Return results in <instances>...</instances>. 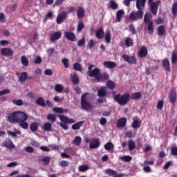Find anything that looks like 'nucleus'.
Wrapping results in <instances>:
<instances>
[{
  "label": "nucleus",
  "instance_id": "nucleus-13",
  "mask_svg": "<svg viewBox=\"0 0 177 177\" xmlns=\"http://www.w3.org/2000/svg\"><path fill=\"white\" fill-rule=\"evenodd\" d=\"M62 33L61 31H57L52 33L50 36V40L51 42H53L55 41H58V39H60L62 38Z\"/></svg>",
  "mask_w": 177,
  "mask_h": 177
},
{
  "label": "nucleus",
  "instance_id": "nucleus-2",
  "mask_svg": "<svg viewBox=\"0 0 177 177\" xmlns=\"http://www.w3.org/2000/svg\"><path fill=\"white\" fill-rule=\"evenodd\" d=\"M88 93H85L81 97V106L82 110H86V111H91L92 110V104L86 98Z\"/></svg>",
  "mask_w": 177,
  "mask_h": 177
},
{
  "label": "nucleus",
  "instance_id": "nucleus-51",
  "mask_svg": "<svg viewBox=\"0 0 177 177\" xmlns=\"http://www.w3.org/2000/svg\"><path fill=\"white\" fill-rule=\"evenodd\" d=\"M129 31L131 32V34L135 35L136 34V28H135V26H133V24H130L129 26Z\"/></svg>",
  "mask_w": 177,
  "mask_h": 177
},
{
  "label": "nucleus",
  "instance_id": "nucleus-30",
  "mask_svg": "<svg viewBox=\"0 0 177 177\" xmlns=\"http://www.w3.org/2000/svg\"><path fill=\"white\" fill-rule=\"evenodd\" d=\"M36 104L40 106L41 107H45L46 106V102H45V99L42 97H39L36 101Z\"/></svg>",
  "mask_w": 177,
  "mask_h": 177
},
{
  "label": "nucleus",
  "instance_id": "nucleus-63",
  "mask_svg": "<svg viewBox=\"0 0 177 177\" xmlns=\"http://www.w3.org/2000/svg\"><path fill=\"white\" fill-rule=\"evenodd\" d=\"M59 167H62V168H64L66 167H68L69 163L68 162L66 161V160H62L59 164Z\"/></svg>",
  "mask_w": 177,
  "mask_h": 177
},
{
  "label": "nucleus",
  "instance_id": "nucleus-57",
  "mask_svg": "<svg viewBox=\"0 0 177 177\" xmlns=\"http://www.w3.org/2000/svg\"><path fill=\"white\" fill-rule=\"evenodd\" d=\"M177 62V54L175 52L171 53V63L172 64H175Z\"/></svg>",
  "mask_w": 177,
  "mask_h": 177
},
{
  "label": "nucleus",
  "instance_id": "nucleus-6",
  "mask_svg": "<svg viewBox=\"0 0 177 177\" xmlns=\"http://www.w3.org/2000/svg\"><path fill=\"white\" fill-rule=\"evenodd\" d=\"M7 121H9L11 124H17V111L8 114Z\"/></svg>",
  "mask_w": 177,
  "mask_h": 177
},
{
  "label": "nucleus",
  "instance_id": "nucleus-20",
  "mask_svg": "<svg viewBox=\"0 0 177 177\" xmlns=\"http://www.w3.org/2000/svg\"><path fill=\"white\" fill-rule=\"evenodd\" d=\"M97 96L99 97H104L107 96V88L106 86H102L97 91Z\"/></svg>",
  "mask_w": 177,
  "mask_h": 177
},
{
  "label": "nucleus",
  "instance_id": "nucleus-37",
  "mask_svg": "<svg viewBox=\"0 0 177 177\" xmlns=\"http://www.w3.org/2000/svg\"><path fill=\"white\" fill-rule=\"evenodd\" d=\"M85 28V24H84V22L82 21H80L77 24V32H81Z\"/></svg>",
  "mask_w": 177,
  "mask_h": 177
},
{
  "label": "nucleus",
  "instance_id": "nucleus-39",
  "mask_svg": "<svg viewBox=\"0 0 177 177\" xmlns=\"http://www.w3.org/2000/svg\"><path fill=\"white\" fill-rule=\"evenodd\" d=\"M154 161H156V159H154V158L147 159L144 161L143 165H154Z\"/></svg>",
  "mask_w": 177,
  "mask_h": 177
},
{
  "label": "nucleus",
  "instance_id": "nucleus-27",
  "mask_svg": "<svg viewBox=\"0 0 177 177\" xmlns=\"http://www.w3.org/2000/svg\"><path fill=\"white\" fill-rule=\"evenodd\" d=\"M104 66L106 68H115V67L117 66V64L111 61H105L104 62Z\"/></svg>",
  "mask_w": 177,
  "mask_h": 177
},
{
  "label": "nucleus",
  "instance_id": "nucleus-16",
  "mask_svg": "<svg viewBox=\"0 0 177 177\" xmlns=\"http://www.w3.org/2000/svg\"><path fill=\"white\" fill-rule=\"evenodd\" d=\"M58 117L60 121H62L64 124H74V122H75V120H74L73 119H70L68 118V117L64 115H59Z\"/></svg>",
  "mask_w": 177,
  "mask_h": 177
},
{
  "label": "nucleus",
  "instance_id": "nucleus-52",
  "mask_svg": "<svg viewBox=\"0 0 177 177\" xmlns=\"http://www.w3.org/2000/svg\"><path fill=\"white\" fill-rule=\"evenodd\" d=\"M41 161L44 162V165H49V162H50V157L49 156H44Z\"/></svg>",
  "mask_w": 177,
  "mask_h": 177
},
{
  "label": "nucleus",
  "instance_id": "nucleus-43",
  "mask_svg": "<svg viewBox=\"0 0 177 177\" xmlns=\"http://www.w3.org/2000/svg\"><path fill=\"white\" fill-rule=\"evenodd\" d=\"M158 35H162L165 32V26H160L157 28Z\"/></svg>",
  "mask_w": 177,
  "mask_h": 177
},
{
  "label": "nucleus",
  "instance_id": "nucleus-12",
  "mask_svg": "<svg viewBox=\"0 0 177 177\" xmlns=\"http://www.w3.org/2000/svg\"><path fill=\"white\" fill-rule=\"evenodd\" d=\"M104 173L106 175H109L110 176H113V177H123L124 176V174H117V171L112 169H106L104 171Z\"/></svg>",
  "mask_w": 177,
  "mask_h": 177
},
{
  "label": "nucleus",
  "instance_id": "nucleus-61",
  "mask_svg": "<svg viewBox=\"0 0 177 177\" xmlns=\"http://www.w3.org/2000/svg\"><path fill=\"white\" fill-rule=\"evenodd\" d=\"M156 107L158 110H162V107H164V101L159 100L158 102Z\"/></svg>",
  "mask_w": 177,
  "mask_h": 177
},
{
  "label": "nucleus",
  "instance_id": "nucleus-21",
  "mask_svg": "<svg viewBox=\"0 0 177 177\" xmlns=\"http://www.w3.org/2000/svg\"><path fill=\"white\" fill-rule=\"evenodd\" d=\"M169 99L171 104H175V103H176V91H175V90H171L170 91Z\"/></svg>",
  "mask_w": 177,
  "mask_h": 177
},
{
  "label": "nucleus",
  "instance_id": "nucleus-59",
  "mask_svg": "<svg viewBox=\"0 0 177 177\" xmlns=\"http://www.w3.org/2000/svg\"><path fill=\"white\" fill-rule=\"evenodd\" d=\"M19 124H20L19 126L23 129H27V128H28V122H27L26 121L20 122Z\"/></svg>",
  "mask_w": 177,
  "mask_h": 177
},
{
  "label": "nucleus",
  "instance_id": "nucleus-17",
  "mask_svg": "<svg viewBox=\"0 0 177 177\" xmlns=\"http://www.w3.org/2000/svg\"><path fill=\"white\" fill-rule=\"evenodd\" d=\"M162 66L167 73H171V64H169V59H168V58H165L162 61Z\"/></svg>",
  "mask_w": 177,
  "mask_h": 177
},
{
  "label": "nucleus",
  "instance_id": "nucleus-35",
  "mask_svg": "<svg viewBox=\"0 0 177 177\" xmlns=\"http://www.w3.org/2000/svg\"><path fill=\"white\" fill-rule=\"evenodd\" d=\"M150 13L147 12L145 13L144 16V22L146 23V24H149L150 23H153V21L150 19Z\"/></svg>",
  "mask_w": 177,
  "mask_h": 177
},
{
  "label": "nucleus",
  "instance_id": "nucleus-11",
  "mask_svg": "<svg viewBox=\"0 0 177 177\" xmlns=\"http://www.w3.org/2000/svg\"><path fill=\"white\" fill-rule=\"evenodd\" d=\"M100 146V141L97 138H93L90 141L89 149L91 150L93 149H97Z\"/></svg>",
  "mask_w": 177,
  "mask_h": 177
},
{
  "label": "nucleus",
  "instance_id": "nucleus-28",
  "mask_svg": "<svg viewBox=\"0 0 177 177\" xmlns=\"http://www.w3.org/2000/svg\"><path fill=\"white\" fill-rule=\"evenodd\" d=\"M95 37L97 38V39H102L104 37V30H103V28H101L97 30Z\"/></svg>",
  "mask_w": 177,
  "mask_h": 177
},
{
  "label": "nucleus",
  "instance_id": "nucleus-4",
  "mask_svg": "<svg viewBox=\"0 0 177 177\" xmlns=\"http://www.w3.org/2000/svg\"><path fill=\"white\" fill-rule=\"evenodd\" d=\"M28 120V115L23 111H17V124H20V122H24V121H27Z\"/></svg>",
  "mask_w": 177,
  "mask_h": 177
},
{
  "label": "nucleus",
  "instance_id": "nucleus-44",
  "mask_svg": "<svg viewBox=\"0 0 177 177\" xmlns=\"http://www.w3.org/2000/svg\"><path fill=\"white\" fill-rule=\"evenodd\" d=\"M104 149L107 151L113 150V149H114V145L112 142H108L106 144L104 145Z\"/></svg>",
  "mask_w": 177,
  "mask_h": 177
},
{
  "label": "nucleus",
  "instance_id": "nucleus-29",
  "mask_svg": "<svg viewBox=\"0 0 177 177\" xmlns=\"http://www.w3.org/2000/svg\"><path fill=\"white\" fill-rule=\"evenodd\" d=\"M125 14V12H124V10H119L116 12V20L118 23L121 22V19H122V16Z\"/></svg>",
  "mask_w": 177,
  "mask_h": 177
},
{
  "label": "nucleus",
  "instance_id": "nucleus-49",
  "mask_svg": "<svg viewBox=\"0 0 177 177\" xmlns=\"http://www.w3.org/2000/svg\"><path fill=\"white\" fill-rule=\"evenodd\" d=\"M73 69H75V71H82V66H81L80 63L75 62L73 64Z\"/></svg>",
  "mask_w": 177,
  "mask_h": 177
},
{
  "label": "nucleus",
  "instance_id": "nucleus-8",
  "mask_svg": "<svg viewBox=\"0 0 177 177\" xmlns=\"http://www.w3.org/2000/svg\"><path fill=\"white\" fill-rule=\"evenodd\" d=\"M66 19H67V12L64 11L57 15L56 19L57 24H62Z\"/></svg>",
  "mask_w": 177,
  "mask_h": 177
},
{
  "label": "nucleus",
  "instance_id": "nucleus-25",
  "mask_svg": "<svg viewBox=\"0 0 177 177\" xmlns=\"http://www.w3.org/2000/svg\"><path fill=\"white\" fill-rule=\"evenodd\" d=\"M71 80L74 85H78L80 84V77H78L77 73H74L71 75Z\"/></svg>",
  "mask_w": 177,
  "mask_h": 177
},
{
  "label": "nucleus",
  "instance_id": "nucleus-55",
  "mask_svg": "<svg viewBox=\"0 0 177 177\" xmlns=\"http://www.w3.org/2000/svg\"><path fill=\"white\" fill-rule=\"evenodd\" d=\"M12 103L16 104V106H23L24 104L23 100H13Z\"/></svg>",
  "mask_w": 177,
  "mask_h": 177
},
{
  "label": "nucleus",
  "instance_id": "nucleus-15",
  "mask_svg": "<svg viewBox=\"0 0 177 177\" xmlns=\"http://www.w3.org/2000/svg\"><path fill=\"white\" fill-rule=\"evenodd\" d=\"M147 0H136V8L138 10H143L146 8V2Z\"/></svg>",
  "mask_w": 177,
  "mask_h": 177
},
{
  "label": "nucleus",
  "instance_id": "nucleus-48",
  "mask_svg": "<svg viewBox=\"0 0 177 177\" xmlns=\"http://www.w3.org/2000/svg\"><path fill=\"white\" fill-rule=\"evenodd\" d=\"M78 169L80 172H85L89 169V166L86 165H82L78 167Z\"/></svg>",
  "mask_w": 177,
  "mask_h": 177
},
{
  "label": "nucleus",
  "instance_id": "nucleus-10",
  "mask_svg": "<svg viewBox=\"0 0 177 177\" xmlns=\"http://www.w3.org/2000/svg\"><path fill=\"white\" fill-rule=\"evenodd\" d=\"M158 6H160V1H158L156 2H152L151 3L150 10L152 15H153V16H156L157 15V12L158 10Z\"/></svg>",
  "mask_w": 177,
  "mask_h": 177
},
{
  "label": "nucleus",
  "instance_id": "nucleus-56",
  "mask_svg": "<svg viewBox=\"0 0 177 177\" xmlns=\"http://www.w3.org/2000/svg\"><path fill=\"white\" fill-rule=\"evenodd\" d=\"M62 63L64 64L65 68H68L70 64V61L68 59L66 58L62 59Z\"/></svg>",
  "mask_w": 177,
  "mask_h": 177
},
{
  "label": "nucleus",
  "instance_id": "nucleus-42",
  "mask_svg": "<svg viewBox=\"0 0 177 177\" xmlns=\"http://www.w3.org/2000/svg\"><path fill=\"white\" fill-rule=\"evenodd\" d=\"M21 64L25 67H28V59H27V57L21 56Z\"/></svg>",
  "mask_w": 177,
  "mask_h": 177
},
{
  "label": "nucleus",
  "instance_id": "nucleus-3",
  "mask_svg": "<svg viewBox=\"0 0 177 177\" xmlns=\"http://www.w3.org/2000/svg\"><path fill=\"white\" fill-rule=\"evenodd\" d=\"M145 15V12L142 10H138L137 11H132L130 12L129 15V20L131 21H136L138 20H142L143 19V16Z\"/></svg>",
  "mask_w": 177,
  "mask_h": 177
},
{
  "label": "nucleus",
  "instance_id": "nucleus-34",
  "mask_svg": "<svg viewBox=\"0 0 177 177\" xmlns=\"http://www.w3.org/2000/svg\"><path fill=\"white\" fill-rule=\"evenodd\" d=\"M82 142V138L80 136H76L73 140V143L75 146H80Z\"/></svg>",
  "mask_w": 177,
  "mask_h": 177
},
{
  "label": "nucleus",
  "instance_id": "nucleus-58",
  "mask_svg": "<svg viewBox=\"0 0 177 177\" xmlns=\"http://www.w3.org/2000/svg\"><path fill=\"white\" fill-rule=\"evenodd\" d=\"M171 156H177V147L176 146H172L171 147Z\"/></svg>",
  "mask_w": 177,
  "mask_h": 177
},
{
  "label": "nucleus",
  "instance_id": "nucleus-14",
  "mask_svg": "<svg viewBox=\"0 0 177 177\" xmlns=\"http://www.w3.org/2000/svg\"><path fill=\"white\" fill-rule=\"evenodd\" d=\"M149 53L147 50V47L142 46L138 52V57L143 59V57H146Z\"/></svg>",
  "mask_w": 177,
  "mask_h": 177
},
{
  "label": "nucleus",
  "instance_id": "nucleus-23",
  "mask_svg": "<svg viewBox=\"0 0 177 177\" xmlns=\"http://www.w3.org/2000/svg\"><path fill=\"white\" fill-rule=\"evenodd\" d=\"M127 125V119L126 118H121L118 120L116 124L117 128H124Z\"/></svg>",
  "mask_w": 177,
  "mask_h": 177
},
{
  "label": "nucleus",
  "instance_id": "nucleus-50",
  "mask_svg": "<svg viewBox=\"0 0 177 177\" xmlns=\"http://www.w3.org/2000/svg\"><path fill=\"white\" fill-rule=\"evenodd\" d=\"M47 120L51 122H56V116L53 113H49L47 116Z\"/></svg>",
  "mask_w": 177,
  "mask_h": 177
},
{
  "label": "nucleus",
  "instance_id": "nucleus-7",
  "mask_svg": "<svg viewBox=\"0 0 177 177\" xmlns=\"http://www.w3.org/2000/svg\"><path fill=\"white\" fill-rule=\"evenodd\" d=\"M88 77H94L96 82H97V77L100 75V70L99 69V68H95L92 71H88Z\"/></svg>",
  "mask_w": 177,
  "mask_h": 177
},
{
  "label": "nucleus",
  "instance_id": "nucleus-33",
  "mask_svg": "<svg viewBox=\"0 0 177 177\" xmlns=\"http://www.w3.org/2000/svg\"><path fill=\"white\" fill-rule=\"evenodd\" d=\"M106 85V88H108V89H110L111 91L115 89V83H114V82L111 80L107 81Z\"/></svg>",
  "mask_w": 177,
  "mask_h": 177
},
{
  "label": "nucleus",
  "instance_id": "nucleus-36",
  "mask_svg": "<svg viewBox=\"0 0 177 177\" xmlns=\"http://www.w3.org/2000/svg\"><path fill=\"white\" fill-rule=\"evenodd\" d=\"M43 130L46 131V132H50L52 131V124L50 122L45 123L43 125Z\"/></svg>",
  "mask_w": 177,
  "mask_h": 177
},
{
  "label": "nucleus",
  "instance_id": "nucleus-19",
  "mask_svg": "<svg viewBox=\"0 0 177 177\" xmlns=\"http://www.w3.org/2000/svg\"><path fill=\"white\" fill-rule=\"evenodd\" d=\"M76 15L77 19H84V17L85 16V8L82 6H78L76 10Z\"/></svg>",
  "mask_w": 177,
  "mask_h": 177
},
{
  "label": "nucleus",
  "instance_id": "nucleus-60",
  "mask_svg": "<svg viewBox=\"0 0 177 177\" xmlns=\"http://www.w3.org/2000/svg\"><path fill=\"white\" fill-rule=\"evenodd\" d=\"M53 111L57 113L58 114H63L64 110L63 108L54 107Z\"/></svg>",
  "mask_w": 177,
  "mask_h": 177
},
{
  "label": "nucleus",
  "instance_id": "nucleus-41",
  "mask_svg": "<svg viewBox=\"0 0 177 177\" xmlns=\"http://www.w3.org/2000/svg\"><path fill=\"white\" fill-rule=\"evenodd\" d=\"M124 42L127 48L133 46V41H132V39L131 37H127L126 39L124 40Z\"/></svg>",
  "mask_w": 177,
  "mask_h": 177
},
{
  "label": "nucleus",
  "instance_id": "nucleus-31",
  "mask_svg": "<svg viewBox=\"0 0 177 177\" xmlns=\"http://www.w3.org/2000/svg\"><path fill=\"white\" fill-rule=\"evenodd\" d=\"M84 124H85V121H80L76 124H74L73 125H72L71 128L72 129H73V131H77L80 129V128H81V127H82Z\"/></svg>",
  "mask_w": 177,
  "mask_h": 177
},
{
  "label": "nucleus",
  "instance_id": "nucleus-54",
  "mask_svg": "<svg viewBox=\"0 0 177 177\" xmlns=\"http://www.w3.org/2000/svg\"><path fill=\"white\" fill-rule=\"evenodd\" d=\"M5 147L8 149H15V145L12 141H8L5 142Z\"/></svg>",
  "mask_w": 177,
  "mask_h": 177
},
{
  "label": "nucleus",
  "instance_id": "nucleus-1",
  "mask_svg": "<svg viewBox=\"0 0 177 177\" xmlns=\"http://www.w3.org/2000/svg\"><path fill=\"white\" fill-rule=\"evenodd\" d=\"M115 93H117V91H112L114 101L120 104V106H125L129 103V99L131 97L129 93H125L123 95L120 93L115 95Z\"/></svg>",
  "mask_w": 177,
  "mask_h": 177
},
{
  "label": "nucleus",
  "instance_id": "nucleus-32",
  "mask_svg": "<svg viewBox=\"0 0 177 177\" xmlns=\"http://www.w3.org/2000/svg\"><path fill=\"white\" fill-rule=\"evenodd\" d=\"M104 40L106 44H110L111 42V33L110 30H106L105 32Z\"/></svg>",
  "mask_w": 177,
  "mask_h": 177
},
{
  "label": "nucleus",
  "instance_id": "nucleus-22",
  "mask_svg": "<svg viewBox=\"0 0 177 177\" xmlns=\"http://www.w3.org/2000/svg\"><path fill=\"white\" fill-rule=\"evenodd\" d=\"M109 74L104 73L102 74L100 73V76L97 78V82H104L109 80Z\"/></svg>",
  "mask_w": 177,
  "mask_h": 177
},
{
  "label": "nucleus",
  "instance_id": "nucleus-46",
  "mask_svg": "<svg viewBox=\"0 0 177 177\" xmlns=\"http://www.w3.org/2000/svg\"><path fill=\"white\" fill-rule=\"evenodd\" d=\"M110 8L113 9V10H117L118 9V5L114 0H111L110 2Z\"/></svg>",
  "mask_w": 177,
  "mask_h": 177
},
{
  "label": "nucleus",
  "instance_id": "nucleus-5",
  "mask_svg": "<svg viewBox=\"0 0 177 177\" xmlns=\"http://www.w3.org/2000/svg\"><path fill=\"white\" fill-rule=\"evenodd\" d=\"M122 59L123 60H124V62L129 63V64H138V61L135 55L129 56L124 54L122 55Z\"/></svg>",
  "mask_w": 177,
  "mask_h": 177
},
{
  "label": "nucleus",
  "instance_id": "nucleus-45",
  "mask_svg": "<svg viewBox=\"0 0 177 177\" xmlns=\"http://www.w3.org/2000/svg\"><path fill=\"white\" fill-rule=\"evenodd\" d=\"M128 146H129V150L130 151H132V150H133V149H135L136 145H135V142L133 141V140H129Z\"/></svg>",
  "mask_w": 177,
  "mask_h": 177
},
{
  "label": "nucleus",
  "instance_id": "nucleus-53",
  "mask_svg": "<svg viewBox=\"0 0 177 177\" xmlns=\"http://www.w3.org/2000/svg\"><path fill=\"white\" fill-rule=\"evenodd\" d=\"M63 86H62V84H56L55 86V91H56V92H58V93H62V92H63Z\"/></svg>",
  "mask_w": 177,
  "mask_h": 177
},
{
  "label": "nucleus",
  "instance_id": "nucleus-9",
  "mask_svg": "<svg viewBox=\"0 0 177 177\" xmlns=\"http://www.w3.org/2000/svg\"><path fill=\"white\" fill-rule=\"evenodd\" d=\"M64 38L68 39V41H71L72 42H74L75 41H77V37H75V34L73 32L66 31L64 34Z\"/></svg>",
  "mask_w": 177,
  "mask_h": 177
},
{
  "label": "nucleus",
  "instance_id": "nucleus-24",
  "mask_svg": "<svg viewBox=\"0 0 177 177\" xmlns=\"http://www.w3.org/2000/svg\"><path fill=\"white\" fill-rule=\"evenodd\" d=\"M132 128L133 129H138V128H140V123L139 122V118L134 117L133 118V123L131 124Z\"/></svg>",
  "mask_w": 177,
  "mask_h": 177
},
{
  "label": "nucleus",
  "instance_id": "nucleus-62",
  "mask_svg": "<svg viewBox=\"0 0 177 177\" xmlns=\"http://www.w3.org/2000/svg\"><path fill=\"white\" fill-rule=\"evenodd\" d=\"M95 44H96V42L93 39H90L88 43V49H90V50L92 49V48H93V46H95Z\"/></svg>",
  "mask_w": 177,
  "mask_h": 177
},
{
  "label": "nucleus",
  "instance_id": "nucleus-26",
  "mask_svg": "<svg viewBox=\"0 0 177 177\" xmlns=\"http://www.w3.org/2000/svg\"><path fill=\"white\" fill-rule=\"evenodd\" d=\"M28 77V73L27 72H23L21 73L19 77V82L23 84V82H26L27 81V78Z\"/></svg>",
  "mask_w": 177,
  "mask_h": 177
},
{
  "label": "nucleus",
  "instance_id": "nucleus-47",
  "mask_svg": "<svg viewBox=\"0 0 177 177\" xmlns=\"http://www.w3.org/2000/svg\"><path fill=\"white\" fill-rule=\"evenodd\" d=\"M148 24V26H147L148 32L151 35L153 32H154V26H153V22H150L149 24Z\"/></svg>",
  "mask_w": 177,
  "mask_h": 177
},
{
  "label": "nucleus",
  "instance_id": "nucleus-64",
  "mask_svg": "<svg viewBox=\"0 0 177 177\" xmlns=\"http://www.w3.org/2000/svg\"><path fill=\"white\" fill-rule=\"evenodd\" d=\"M85 45V37H83L77 41V46H83Z\"/></svg>",
  "mask_w": 177,
  "mask_h": 177
},
{
  "label": "nucleus",
  "instance_id": "nucleus-38",
  "mask_svg": "<svg viewBox=\"0 0 177 177\" xmlns=\"http://www.w3.org/2000/svg\"><path fill=\"white\" fill-rule=\"evenodd\" d=\"M142 97V93L140 92H136L131 95V99L133 100H139Z\"/></svg>",
  "mask_w": 177,
  "mask_h": 177
},
{
  "label": "nucleus",
  "instance_id": "nucleus-18",
  "mask_svg": "<svg viewBox=\"0 0 177 177\" xmlns=\"http://www.w3.org/2000/svg\"><path fill=\"white\" fill-rule=\"evenodd\" d=\"M2 56H13L15 52L10 48H3L1 50Z\"/></svg>",
  "mask_w": 177,
  "mask_h": 177
},
{
  "label": "nucleus",
  "instance_id": "nucleus-40",
  "mask_svg": "<svg viewBox=\"0 0 177 177\" xmlns=\"http://www.w3.org/2000/svg\"><path fill=\"white\" fill-rule=\"evenodd\" d=\"M30 128L32 132H37V131L38 130V123L36 122H32L30 124Z\"/></svg>",
  "mask_w": 177,
  "mask_h": 177
}]
</instances>
